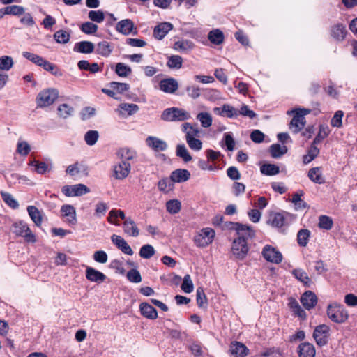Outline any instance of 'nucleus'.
<instances>
[{
  "label": "nucleus",
  "mask_w": 357,
  "mask_h": 357,
  "mask_svg": "<svg viewBox=\"0 0 357 357\" xmlns=\"http://www.w3.org/2000/svg\"><path fill=\"white\" fill-rule=\"evenodd\" d=\"M326 312L328 318L335 323H344L349 318L348 311L342 305L337 303L329 304Z\"/></svg>",
  "instance_id": "f257e3e1"
},
{
  "label": "nucleus",
  "mask_w": 357,
  "mask_h": 357,
  "mask_svg": "<svg viewBox=\"0 0 357 357\" xmlns=\"http://www.w3.org/2000/svg\"><path fill=\"white\" fill-rule=\"evenodd\" d=\"M190 118V115L188 112L177 107L166 109L161 114V119L165 121H183Z\"/></svg>",
  "instance_id": "f03ea898"
},
{
  "label": "nucleus",
  "mask_w": 357,
  "mask_h": 357,
  "mask_svg": "<svg viewBox=\"0 0 357 357\" xmlns=\"http://www.w3.org/2000/svg\"><path fill=\"white\" fill-rule=\"evenodd\" d=\"M225 227L229 230L234 231L238 238H242L246 241L248 238L255 236V231L249 225L239 222H227L225 223Z\"/></svg>",
  "instance_id": "7ed1b4c3"
},
{
  "label": "nucleus",
  "mask_w": 357,
  "mask_h": 357,
  "mask_svg": "<svg viewBox=\"0 0 357 357\" xmlns=\"http://www.w3.org/2000/svg\"><path fill=\"white\" fill-rule=\"evenodd\" d=\"M13 232L18 236H22L26 242L35 243L36 236L31 231L28 225L24 221H19L13 224Z\"/></svg>",
  "instance_id": "20e7f679"
},
{
  "label": "nucleus",
  "mask_w": 357,
  "mask_h": 357,
  "mask_svg": "<svg viewBox=\"0 0 357 357\" xmlns=\"http://www.w3.org/2000/svg\"><path fill=\"white\" fill-rule=\"evenodd\" d=\"M214 229L210 227L203 228L194 238V242L197 247L205 248L211 244L215 237Z\"/></svg>",
  "instance_id": "39448f33"
},
{
  "label": "nucleus",
  "mask_w": 357,
  "mask_h": 357,
  "mask_svg": "<svg viewBox=\"0 0 357 357\" xmlns=\"http://www.w3.org/2000/svg\"><path fill=\"white\" fill-rule=\"evenodd\" d=\"M57 91H40L36 97L37 107L44 108L52 105L58 98Z\"/></svg>",
  "instance_id": "423d86ee"
},
{
  "label": "nucleus",
  "mask_w": 357,
  "mask_h": 357,
  "mask_svg": "<svg viewBox=\"0 0 357 357\" xmlns=\"http://www.w3.org/2000/svg\"><path fill=\"white\" fill-rule=\"evenodd\" d=\"M62 193L66 197H79L90 192L84 184L66 185L62 188Z\"/></svg>",
  "instance_id": "0eeeda50"
},
{
  "label": "nucleus",
  "mask_w": 357,
  "mask_h": 357,
  "mask_svg": "<svg viewBox=\"0 0 357 357\" xmlns=\"http://www.w3.org/2000/svg\"><path fill=\"white\" fill-rule=\"evenodd\" d=\"M292 219V215L287 212L275 213L270 215L268 223L276 228H282L289 225V220Z\"/></svg>",
  "instance_id": "6e6552de"
},
{
  "label": "nucleus",
  "mask_w": 357,
  "mask_h": 357,
  "mask_svg": "<svg viewBox=\"0 0 357 357\" xmlns=\"http://www.w3.org/2000/svg\"><path fill=\"white\" fill-rule=\"evenodd\" d=\"M329 327L325 324L317 326L313 333V337L317 344L323 346L327 344L329 337Z\"/></svg>",
  "instance_id": "1a4fd4ad"
},
{
  "label": "nucleus",
  "mask_w": 357,
  "mask_h": 357,
  "mask_svg": "<svg viewBox=\"0 0 357 357\" xmlns=\"http://www.w3.org/2000/svg\"><path fill=\"white\" fill-rule=\"evenodd\" d=\"M231 250L238 259H243L248 252L247 241L242 238H237L233 242Z\"/></svg>",
  "instance_id": "9d476101"
},
{
  "label": "nucleus",
  "mask_w": 357,
  "mask_h": 357,
  "mask_svg": "<svg viewBox=\"0 0 357 357\" xmlns=\"http://www.w3.org/2000/svg\"><path fill=\"white\" fill-rule=\"evenodd\" d=\"M263 257L268 261L280 264L282 260V254L273 247L266 245L262 250Z\"/></svg>",
  "instance_id": "9b49d317"
},
{
  "label": "nucleus",
  "mask_w": 357,
  "mask_h": 357,
  "mask_svg": "<svg viewBox=\"0 0 357 357\" xmlns=\"http://www.w3.org/2000/svg\"><path fill=\"white\" fill-rule=\"evenodd\" d=\"M145 142L146 146L155 152L165 151L167 149V142L157 137L149 136Z\"/></svg>",
  "instance_id": "f8f14e48"
},
{
  "label": "nucleus",
  "mask_w": 357,
  "mask_h": 357,
  "mask_svg": "<svg viewBox=\"0 0 357 357\" xmlns=\"http://www.w3.org/2000/svg\"><path fill=\"white\" fill-rule=\"evenodd\" d=\"M131 170V165L130 162L121 161L119 163L114 166L113 176L116 179H123L126 178Z\"/></svg>",
  "instance_id": "ddd939ff"
},
{
  "label": "nucleus",
  "mask_w": 357,
  "mask_h": 357,
  "mask_svg": "<svg viewBox=\"0 0 357 357\" xmlns=\"http://www.w3.org/2000/svg\"><path fill=\"white\" fill-rule=\"evenodd\" d=\"M213 112L217 115L230 119H235L238 116L237 109L229 104H225L221 107H215Z\"/></svg>",
  "instance_id": "4468645a"
},
{
  "label": "nucleus",
  "mask_w": 357,
  "mask_h": 357,
  "mask_svg": "<svg viewBox=\"0 0 357 357\" xmlns=\"http://www.w3.org/2000/svg\"><path fill=\"white\" fill-rule=\"evenodd\" d=\"M85 275L89 281L98 284L103 282L107 278L103 273L91 266H86Z\"/></svg>",
  "instance_id": "2eb2a0df"
},
{
  "label": "nucleus",
  "mask_w": 357,
  "mask_h": 357,
  "mask_svg": "<svg viewBox=\"0 0 357 357\" xmlns=\"http://www.w3.org/2000/svg\"><path fill=\"white\" fill-rule=\"evenodd\" d=\"M301 303L306 310H309L314 307L317 305V297L314 292L307 291L301 296Z\"/></svg>",
  "instance_id": "dca6fc26"
},
{
  "label": "nucleus",
  "mask_w": 357,
  "mask_h": 357,
  "mask_svg": "<svg viewBox=\"0 0 357 357\" xmlns=\"http://www.w3.org/2000/svg\"><path fill=\"white\" fill-rule=\"evenodd\" d=\"M347 34L345 25L342 23H337L331 26V36L336 41H343Z\"/></svg>",
  "instance_id": "f3484780"
},
{
  "label": "nucleus",
  "mask_w": 357,
  "mask_h": 357,
  "mask_svg": "<svg viewBox=\"0 0 357 357\" xmlns=\"http://www.w3.org/2000/svg\"><path fill=\"white\" fill-rule=\"evenodd\" d=\"M111 240L112 243L123 252L124 254L128 255H132L133 251L130 246L128 244V243L126 241L124 238H123L121 236L113 234L111 236Z\"/></svg>",
  "instance_id": "a211bd4d"
},
{
  "label": "nucleus",
  "mask_w": 357,
  "mask_h": 357,
  "mask_svg": "<svg viewBox=\"0 0 357 357\" xmlns=\"http://www.w3.org/2000/svg\"><path fill=\"white\" fill-rule=\"evenodd\" d=\"M173 25L170 22H161L155 26L153 29V36L158 40H162L173 29Z\"/></svg>",
  "instance_id": "6ab92c4d"
},
{
  "label": "nucleus",
  "mask_w": 357,
  "mask_h": 357,
  "mask_svg": "<svg viewBox=\"0 0 357 357\" xmlns=\"http://www.w3.org/2000/svg\"><path fill=\"white\" fill-rule=\"evenodd\" d=\"M66 173L71 176L82 174L84 176L88 175V168L83 163L76 162L73 165H69L66 170Z\"/></svg>",
  "instance_id": "aec40b11"
},
{
  "label": "nucleus",
  "mask_w": 357,
  "mask_h": 357,
  "mask_svg": "<svg viewBox=\"0 0 357 357\" xmlns=\"http://www.w3.org/2000/svg\"><path fill=\"white\" fill-rule=\"evenodd\" d=\"M229 351L235 357H245L248 354L249 349L244 344L234 342L230 345Z\"/></svg>",
  "instance_id": "412c9836"
},
{
  "label": "nucleus",
  "mask_w": 357,
  "mask_h": 357,
  "mask_svg": "<svg viewBox=\"0 0 357 357\" xmlns=\"http://www.w3.org/2000/svg\"><path fill=\"white\" fill-rule=\"evenodd\" d=\"M181 130L185 133L186 140L199 137L200 135V130L197 124L192 125L190 123H184L182 124Z\"/></svg>",
  "instance_id": "4be33fe9"
},
{
  "label": "nucleus",
  "mask_w": 357,
  "mask_h": 357,
  "mask_svg": "<svg viewBox=\"0 0 357 357\" xmlns=\"http://www.w3.org/2000/svg\"><path fill=\"white\" fill-rule=\"evenodd\" d=\"M123 229L124 233L129 236L137 237L139 235V229L131 218H128L123 222Z\"/></svg>",
  "instance_id": "5701e85b"
},
{
  "label": "nucleus",
  "mask_w": 357,
  "mask_h": 357,
  "mask_svg": "<svg viewBox=\"0 0 357 357\" xmlns=\"http://www.w3.org/2000/svg\"><path fill=\"white\" fill-rule=\"evenodd\" d=\"M61 211L63 215L67 218L69 224L74 225L77 223L76 211L74 206L64 204L61 206Z\"/></svg>",
  "instance_id": "b1692460"
},
{
  "label": "nucleus",
  "mask_w": 357,
  "mask_h": 357,
  "mask_svg": "<svg viewBox=\"0 0 357 357\" xmlns=\"http://www.w3.org/2000/svg\"><path fill=\"white\" fill-rule=\"evenodd\" d=\"M190 177V173L187 169H178L171 173L170 178L173 183H183Z\"/></svg>",
  "instance_id": "393cba45"
},
{
  "label": "nucleus",
  "mask_w": 357,
  "mask_h": 357,
  "mask_svg": "<svg viewBox=\"0 0 357 357\" xmlns=\"http://www.w3.org/2000/svg\"><path fill=\"white\" fill-rule=\"evenodd\" d=\"M305 119L302 115H297L294 113V115L289 123V128L294 133L300 132L305 125Z\"/></svg>",
  "instance_id": "a878e982"
},
{
  "label": "nucleus",
  "mask_w": 357,
  "mask_h": 357,
  "mask_svg": "<svg viewBox=\"0 0 357 357\" xmlns=\"http://www.w3.org/2000/svg\"><path fill=\"white\" fill-rule=\"evenodd\" d=\"M139 310L141 314L147 319L153 320L158 317L157 310L147 303H142L139 305Z\"/></svg>",
  "instance_id": "bb28decb"
},
{
  "label": "nucleus",
  "mask_w": 357,
  "mask_h": 357,
  "mask_svg": "<svg viewBox=\"0 0 357 357\" xmlns=\"http://www.w3.org/2000/svg\"><path fill=\"white\" fill-rule=\"evenodd\" d=\"M299 357H314L316 351L313 344L308 342L301 343L298 346Z\"/></svg>",
  "instance_id": "cd10ccee"
},
{
  "label": "nucleus",
  "mask_w": 357,
  "mask_h": 357,
  "mask_svg": "<svg viewBox=\"0 0 357 357\" xmlns=\"http://www.w3.org/2000/svg\"><path fill=\"white\" fill-rule=\"evenodd\" d=\"M307 176L315 183L323 184L325 183V178L323 176L321 168L319 167L310 169Z\"/></svg>",
  "instance_id": "c85d7f7f"
},
{
  "label": "nucleus",
  "mask_w": 357,
  "mask_h": 357,
  "mask_svg": "<svg viewBox=\"0 0 357 357\" xmlns=\"http://www.w3.org/2000/svg\"><path fill=\"white\" fill-rule=\"evenodd\" d=\"M134 28V23L130 19L121 20L116 24V29L117 31L123 33V35L130 34Z\"/></svg>",
  "instance_id": "c756f323"
},
{
  "label": "nucleus",
  "mask_w": 357,
  "mask_h": 357,
  "mask_svg": "<svg viewBox=\"0 0 357 357\" xmlns=\"http://www.w3.org/2000/svg\"><path fill=\"white\" fill-rule=\"evenodd\" d=\"M94 44L90 41H81L75 44L73 50L83 54H90L94 51Z\"/></svg>",
  "instance_id": "7c9ffc66"
},
{
  "label": "nucleus",
  "mask_w": 357,
  "mask_h": 357,
  "mask_svg": "<svg viewBox=\"0 0 357 357\" xmlns=\"http://www.w3.org/2000/svg\"><path fill=\"white\" fill-rule=\"evenodd\" d=\"M27 212L31 220L35 223V225L38 227H40L43 222L42 212L40 211L38 208L34 206H29L27 207Z\"/></svg>",
  "instance_id": "2f4dec72"
},
{
  "label": "nucleus",
  "mask_w": 357,
  "mask_h": 357,
  "mask_svg": "<svg viewBox=\"0 0 357 357\" xmlns=\"http://www.w3.org/2000/svg\"><path fill=\"white\" fill-rule=\"evenodd\" d=\"M117 155L122 162H129L130 160L137 157V153L135 151L128 148H121L118 151Z\"/></svg>",
  "instance_id": "473e14b6"
},
{
  "label": "nucleus",
  "mask_w": 357,
  "mask_h": 357,
  "mask_svg": "<svg viewBox=\"0 0 357 357\" xmlns=\"http://www.w3.org/2000/svg\"><path fill=\"white\" fill-rule=\"evenodd\" d=\"M119 218L121 220L126 221V219L128 218L126 217L125 213L123 211L120 209H112L107 217V220L109 223L114 225L116 226H119V222L116 220V219Z\"/></svg>",
  "instance_id": "72a5a7b5"
},
{
  "label": "nucleus",
  "mask_w": 357,
  "mask_h": 357,
  "mask_svg": "<svg viewBox=\"0 0 357 357\" xmlns=\"http://www.w3.org/2000/svg\"><path fill=\"white\" fill-rule=\"evenodd\" d=\"M195 45L189 40H180L174 43L173 48L180 52H185L193 49Z\"/></svg>",
  "instance_id": "f704fd0d"
},
{
  "label": "nucleus",
  "mask_w": 357,
  "mask_h": 357,
  "mask_svg": "<svg viewBox=\"0 0 357 357\" xmlns=\"http://www.w3.org/2000/svg\"><path fill=\"white\" fill-rule=\"evenodd\" d=\"M293 275L295 278L303 283L305 287H310L312 283L311 279L307 275V273L301 268H296L293 270Z\"/></svg>",
  "instance_id": "c9c22d12"
},
{
  "label": "nucleus",
  "mask_w": 357,
  "mask_h": 357,
  "mask_svg": "<svg viewBox=\"0 0 357 357\" xmlns=\"http://www.w3.org/2000/svg\"><path fill=\"white\" fill-rule=\"evenodd\" d=\"M330 132L331 130L328 125H319L318 134L313 140L314 144H318L321 143L323 139H324L329 135Z\"/></svg>",
  "instance_id": "e433bc0d"
},
{
  "label": "nucleus",
  "mask_w": 357,
  "mask_h": 357,
  "mask_svg": "<svg viewBox=\"0 0 357 357\" xmlns=\"http://www.w3.org/2000/svg\"><path fill=\"white\" fill-rule=\"evenodd\" d=\"M208 38L211 43L220 45L223 43L225 36L220 29H213L208 33Z\"/></svg>",
  "instance_id": "4c0bfd02"
},
{
  "label": "nucleus",
  "mask_w": 357,
  "mask_h": 357,
  "mask_svg": "<svg viewBox=\"0 0 357 357\" xmlns=\"http://www.w3.org/2000/svg\"><path fill=\"white\" fill-rule=\"evenodd\" d=\"M73 113L74 108L66 103L59 105L57 108L58 116L63 119H68V117L73 116Z\"/></svg>",
  "instance_id": "58836bf2"
},
{
  "label": "nucleus",
  "mask_w": 357,
  "mask_h": 357,
  "mask_svg": "<svg viewBox=\"0 0 357 357\" xmlns=\"http://www.w3.org/2000/svg\"><path fill=\"white\" fill-rule=\"evenodd\" d=\"M311 232L307 229H302L297 234V243L301 247H305L310 237Z\"/></svg>",
  "instance_id": "ea45409f"
},
{
  "label": "nucleus",
  "mask_w": 357,
  "mask_h": 357,
  "mask_svg": "<svg viewBox=\"0 0 357 357\" xmlns=\"http://www.w3.org/2000/svg\"><path fill=\"white\" fill-rule=\"evenodd\" d=\"M77 66L80 70L89 71L90 73H95L100 70V68L97 63H90L86 60H81L78 62Z\"/></svg>",
  "instance_id": "a19ab883"
},
{
  "label": "nucleus",
  "mask_w": 357,
  "mask_h": 357,
  "mask_svg": "<svg viewBox=\"0 0 357 357\" xmlns=\"http://www.w3.org/2000/svg\"><path fill=\"white\" fill-rule=\"evenodd\" d=\"M262 174L267 176H274L280 172L279 167L274 164H264L260 167Z\"/></svg>",
  "instance_id": "79ce46f5"
},
{
  "label": "nucleus",
  "mask_w": 357,
  "mask_h": 357,
  "mask_svg": "<svg viewBox=\"0 0 357 357\" xmlns=\"http://www.w3.org/2000/svg\"><path fill=\"white\" fill-rule=\"evenodd\" d=\"M319 153V149L316 146L314 143L312 144L307 153L303 157V163L307 164L312 161Z\"/></svg>",
  "instance_id": "37998d69"
},
{
  "label": "nucleus",
  "mask_w": 357,
  "mask_h": 357,
  "mask_svg": "<svg viewBox=\"0 0 357 357\" xmlns=\"http://www.w3.org/2000/svg\"><path fill=\"white\" fill-rule=\"evenodd\" d=\"M287 152V148L285 146H281L278 144H273L270 146V153L273 158H280Z\"/></svg>",
  "instance_id": "c03bdc74"
},
{
  "label": "nucleus",
  "mask_w": 357,
  "mask_h": 357,
  "mask_svg": "<svg viewBox=\"0 0 357 357\" xmlns=\"http://www.w3.org/2000/svg\"><path fill=\"white\" fill-rule=\"evenodd\" d=\"M112 52V48L107 41H102L98 43L96 53L102 56H108Z\"/></svg>",
  "instance_id": "a18cd8bd"
},
{
  "label": "nucleus",
  "mask_w": 357,
  "mask_h": 357,
  "mask_svg": "<svg viewBox=\"0 0 357 357\" xmlns=\"http://www.w3.org/2000/svg\"><path fill=\"white\" fill-rule=\"evenodd\" d=\"M176 152V155L182 158L185 162L192 160V156L184 144H178Z\"/></svg>",
  "instance_id": "49530a36"
},
{
  "label": "nucleus",
  "mask_w": 357,
  "mask_h": 357,
  "mask_svg": "<svg viewBox=\"0 0 357 357\" xmlns=\"http://www.w3.org/2000/svg\"><path fill=\"white\" fill-rule=\"evenodd\" d=\"M167 211L171 214L178 213L181 208V204L177 199H172L166 203Z\"/></svg>",
  "instance_id": "de8ad7c7"
},
{
  "label": "nucleus",
  "mask_w": 357,
  "mask_h": 357,
  "mask_svg": "<svg viewBox=\"0 0 357 357\" xmlns=\"http://www.w3.org/2000/svg\"><path fill=\"white\" fill-rule=\"evenodd\" d=\"M160 89H178V84L174 78L164 79L160 82Z\"/></svg>",
  "instance_id": "09e8293b"
},
{
  "label": "nucleus",
  "mask_w": 357,
  "mask_h": 357,
  "mask_svg": "<svg viewBox=\"0 0 357 357\" xmlns=\"http://www.w3.org/2000/svg\"><path fill=\"white\" fill-rule=\"evenodd\" d=\"M158 186L160 191L167 192L173 189L174 183L170 178H163L159 181Z\"/></svg>",
  "instance_id": "8fccbe9b"
},
{
  "label": "nucleus",
  "mask_w": 357,
  "mask_h": 357,
  "mask_svg": "<svg viewBox=\"0 0 357 357\" xmlns=\"http://www.w3.org/2000/svg\"><path fill=\"white\" fill-rule=\"evenodd\" d=\"M70 33L64 30H59L54 34V38L58 43L66 44L70 40Z\"/></svg>",
  "instance_id": "3c124183"
},
{
  "label": "nucleus",
  "mask_w": 357,
  "mask_h": 357,
  "mask_svg": "<svg viewBox=\"0 0 357 357\" xmlns=\"http://www.w3.org/2000/svg\"><path fill=\"white\" fill-rule=\"evenodd\" d=\"M303 195V192L301 191V193L296 192L293 195L291 198V202L296 206V209H304L307 207L306 202L301 199V196Z\"/></svg>",
  "instance_id": "603ef678"
},
{
  "label": "nucleus",
  "mask_w": 357,
  "mask_h": 357,
  "mask_svg": "<svg viewBox=\"0 0 357 357\" xmlns=\"http://www.w3.org/2000/svg\"><path fill=\"white\" fill-rule=\"evenodd\" d=\"M99 133L96 130H89L84 135V140L87 145L93 146L98 141Z\"/></svg>",
  "instance_id": "864d4df0"
},
{
  "label": "nucleus",
  "mask_w": 357,
  "mask_h": 357,
  "mask_svg": "<svg viewBox=\"0 0 357 357\" xmlns=\"http://www.w3.org/2000/svg\"><path fill=\"white\" fill-rule=\"evenodd\" d=\"M197 119L200 121L204 128H208L212 124V117L208 112H200L197 114Z\"/></svg>",
  "instance_id": "5fc2aeb1"
},
{
  "label": "nucleus",
  "mask_w": 357,
  "mask_h": 357,
  "mask_svg": "<svg viewBox=\"0 0 357 357\" xmlns=\"http://www.w3.org/2000/svg\"><path fill=\"white\" fill-rule=\"evenodd\" d=\"M1 197L3 202L7 204L10 207L13 209H16L19 207V204L16 199L8 192H1Z\"/></svg>",
  "instance_id": "6e6d98bb"
},
{
  "label": "nucleus",
  "mask_w": 357,
  "mask_h": 357,
  "mask_svg": "<svg viewBox=\"0 0 357 357\" xmlns=\"http://www.w3.org/2000/svg\"><path fill=\"white\" fill-rule=\"evenodd\" d=\"M183 59L178 55H172L169 57L167 66L170 68H181L182 67Z\"/></svg>",
  "instance_id": "4d7b16f0"
},
{
  "label": "nucleus",
  "mask_w": 357,
  "mask_h": 357,
  "mask_svg": "<svg viewBox=\"0 0 357 357\" xmlns=\"http://www.w3.org/2000/svg\"><path fill=\"white\" fill-rule=\"evenodd\" d=\"M155 255L154 248L149 245H144L139 250V256L144 259H150Z\"/></svg>",
  "instance_id": "13d9d810"
},
{
  "label": "nucleus",
  "mask_w": 357,
  "mask_h": 357,
  "mask_svg": "<svg viewBox=\"0 0 357 357\" xmlns=\"http://www.w3.org/2000/svg\"><path fill=\"white\" fill-rule=\"evenodd\" d=\"M344 112L342 110H337L334 114L331 120V125L332 127L340 128L342 126V118Z\"/></svg>",
  "instance_id": "bf43d9fd"
},
{
  "label": "nucleus",
  "mask_w": 357,
  "mask_h": 357,
  "mask_svg": "<svg viewBox=\"0 0 357 357\" xmlns=\"http://www.w3.org/2000/svg\"><path fill=\"white\" fill-rule=\"evenodd\" d=\"M22 54L24 58L27 59L30 61L40 67L42 66L45 61V59H43V57L29 52H24Z\"/></svg>",
  "instance_id": "052dcab7"
},
{
  "label": "nucleus",
  "mask_w": 357,
  "mask_h": 357,
  "mask_svg": "<svg viewBox=\"0 0 357 357\" xmlns=\"http://www.w3.org/2000/svg\"><path fill=\"white\" fill-rule=\"evenodd\" d=\"M115 72L120 77H127L132 73V70L128 66L123 63H118L116 65Z\"/></svg>",
  "instance_id": "680f3d73"
},
{
  "label": "nucleus",
  "mask_w": 357,
  "mask_h": 357,
  "mask_svg": "<svg viewBox=\"0 0 357 357\" xmlns=\"http://www.w3.org/2000/svg\"><path fill=\"white\" fill-rule=\"evenodd\" d=\"M98 25L91 22H84L80 26V30L89 35L94 34L98 31Z\"/></svg>",
  "instance_id": "e2e57ef3"
},
{
  "label": "nucleus",
  "mask_w": 357,
  "mask_h": 357,
  "mask_svg": "<svg viewBox=\"0 0 357 357\" xmlns=\"http://www.w3.org/2000/svg\"><path fill=\"white\" fill-rule=\"evenodd\" d=\"M88 17L91 21L97 23H101L105 20L104 12L101 10H90Z\"/></svg>",
  "instance_id": "0e129e2a"
},
{
  "label": "nucleus",
  "mask_w": 357,
  "mask_h": 357,
  "mask_svg": "<svg viewBox=\"0 0 357 357\" xmlns=\"http://www.w3.org/2000/svg\"><path fill=\"white\" fill-rule=\"evenodd\" d=\"M24 13V8L20 6L13 5L4 8V13H6V15H22Z\"/></svg>",
  "instance_id": "69168bd1"
},
{
  "label": "nucleus",
  "mask_w": 357,
  "mask_h": 357,
  "mask_svg": "<svg viewBox=\"0 0 357 357\" xmlns=\"http://www.w3.org/2000/svg\"><path fill=\"white\" fill-rule=\"evenodd\" d=\"M196 300L199 307H204L207 304V298L202 287H198L196 291Z\"/></svg>",
  "instance_id": "338daca9"
},
{
  "label": "nucleus",
  "mask_w": 357,
  "mask_h": 357,
  "mask_svg": "<svg viewBox=\"0 0 357 357\" xmlns=\"http://www.w3.org/2000/svg\"><path fill=\"white\" fill-rule=\"evenodd\" d=\"M13 66V60L11 56H2L0 57V70H9Z\"/></svg>",
  "instance_id": "774afa93"
}]
</instances>
